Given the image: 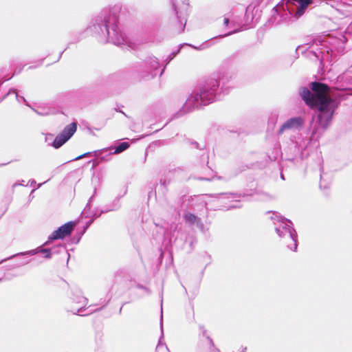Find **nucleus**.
I'll list each match as a JSON object with an SVG mask.
<instances>
[{
  "label": "nucleus",
  "mask_w": 352,
  "mask_h": 352,
  "mask_svg": "<svg viewBox=\"0 0 352 352\" xmlns=\"http://www.w3.org/2000/svg\"><path fill=\"white\" fill-rule=\"evenodd\" d=\"M311 88L313 93L302 87L300 90V94L308 106L316 109L320 112V124L326 127L334 111L333 104L329 95V88L320 82H312Z\"/></svg>",
  "instance_id": "obj_1"
},
{
  "label": "nucleus",
  "mask_w": 352,
  "mask_h": 352,
  "mask_svg": "<svg viewBox=\"0 0 352 352\" xmlns=\"http://www.w3.org/2000/svg\"><path fill=\"white\" fill-rule=\"evenodd\" d=\"M114 17H109L97 22L91 27L94 32L102 41H109L115 45H120L126 43L125 34L118 30Z\"/></svg>",
  "instance_id": "obj_2"
},
{
  "label": "nucleus",
  "mask_w": 352,
  "mask_h": 352,
  "mask_svg": "<svg viewBox=\"0 0 352 352\" xmlns=\"http://www.w3.org/2000/svg\"><path fill=\"white\" fill-rule=\"evenodd\" d=\"M274 223L276 225V232L280 237H285L288 239L292 244H289V248L296 251L297 249L296 243V231L291 227V222L283 218V217L274 214L273 218Z\"/></svg>",
  "instance_id": "obj_3"
},
{
  "label": "nucleus",
  "mask_w": 352,
  "mask_h": 352,
  "mask_svg": "<svg viewBox=\"0 0 352 352\" xmlns=\"http://www.w3.org/2000/svg\"><path fill=\"white\" fill-rule=\"evenodd\" d=\"M217 87V83L214 82L210 87L202 88L199 93L192 94L186 100V106L197 107L210 103L214 98V92Z\"/></svg>",
  "instance_id": "obj_4"
},
{
  "label": "nucleus",
  "mask_w": 352,
  "mask_h": 352,
  "mask_svg": "<svg viewBox=\"0 0 352 352\" xmlns=\"http://www.w3.org/2000/svg\"><path fill=\"white\" fill-rule=\"evenodd\" d=\"M76 129L77 126L75 122L66 126L63 132L56 137L52 143V146L55 148H60L74 134Z\"/></svg>",
  "instance_id": "obj_5"
},
{
  "label": "nucleus",
  "mask_w": 352,
  "mask_h": 352,
  "mask_svg": "<svg viewBox=\"0 0 352 352\" xmlns=\"http://www.w3.org/2000/svg\"><path fill=\"white\" fill-rule=\"evenodd\" d=\"M74 224L72 222H69L61 227H60L58 230H55L49 237L50 240H55L59 239H63L65 236L69 235L73 228Z\"/></svg>",
  "instance_id": "obj_6"
},
{
  "label": "nucleus",
  "mask_w": 352,
  "mask_h": 352,
  "mask_svg": "<svg viewBox=\"0 0 352 352\" xmlns=\"http://www.w3.org/2000/svg\"><path fill=\"white\" fill-rule=\"evenodd\" d=\"M304 120L300 117L292 118L287 120L280 127V133H283L285 130L299 129L303 124Z\"/></svg>",
  "instance_id": "obj_7"
},
{
  "label": "nucleus",
  "mask_w": 352,
  "mask_h": 352,
  "mask_svg": "<svg viewBox=\"0 0 352 352\" xmlns=\"http://www.w3.org/2000/svg\"><path fill=\"white\" fill-rule=\"evenodd\" d=\"M129 147V144L127 142H122L117 147L115 148V151L113 153L118 154L120 153Z\"/></svg>",
  "instance_id": "obj_8"
},
{
  "label": "nucleus",
  "mask_w": 352,
  "mask_h": 352,
  "mask_svg": "<svg viewBox=\"0 0 352 352\" xmlns=\"http://www.w3.org/2000/svg\"><path fill=\"white\" fill-rule=\"evenodd\" d=\"M186 221L190 223H198L199 220L197 219V217L195 216L192 214H187L185 216Z\"/></svg>",
  "instance_id": "obj_9"
},
{
  "label": "nucleus",
  "mask_w": 352,
  "mask_h": 352,
  "mask_svg": "<svg viewBox=\"0 0 352 352\" xmlns=\"http://www.w3.org/2000/svg\"><path fill=\"white\" fill-rule=\"evenodd\" d=\"M41 252H42L43 253L45 254V256L46 258H50L51 257V253H50V250H47V249H42L41 250Z\"/></svg>",
  "instance_id": "obj_10"
},
{
  "label": "nucleus",
  "mask_w": 352,
  "mask_h": 352,
  "mask_svg": "<svg viewBox=\"0 0 352 352\" xmlns=\"http://www.w3.org/2000/svg\"><path fill=\"white\" fill-rule=\"evenodd\" d=\"M79 304L80 306H85L87 305V299L82 296L79 298Z\"/></svg>",
  "instance_id": "obj_11"
},
{
  "label": "nucleus",
  "mask_w": 352,
  "mask_h": 352,
  "mask_svg": "<svg viewBox=\"0 0 352 352\" xmlns=\"http://www.w3.org/2000/svg\"><path fill=\"white\" fill-rule=\"evenodd\" d=\"M165 348H166V346H165L164 345H163V344H159V345L157 346V350H158V351H163Z\"/></svg>",
  "instance_id": "obj_12"
},
{
  "label": "nucleus",
  "mask_w": 352,
  "mask_h": 352,
  "mask_svg": "<svg viewBox=\"0 0 352 352\" xmlns=\"http://www.w3.org/2000/svg\"><path fill=\"white\" fill-rule=\"evenodd\" d=\"M228 23H229V19L227 18L224 19V24L226 25H227L228 24Z\"/></svg>",
  "instance_id": "obj_13"
},
{
  "label": "nucleus",
  "mask_w": 352,
  "mask_h": 352,
  "mask_svg": "<svg viewBox=\"0 0 352 352\" xmlns=\"http://www.w3.org/2000/svg\"><path fill=\"white\" fill-rule=\"evenodd\" d=\"M36 252H37L36 250H32V251L29 252V254L33 255V254H35Z\"/></svg>",
  "instance_id": "obj_14"
},
{
  "label": "nucleus",
  "mask_w": 352,
  "mask_h": 352,
  "mask_svg": "<svg viewBox=\"0 0 352 352\" xmlns=\"http://www.w3.org/2000/svg\"><path fill=\"white\" fill-rule=\"evenodd\" d=\"M84 155H80V156H78V157H76L74 160H78L81 159Z\"/></svg>",
  "instance_id": "obj_15"
},
{
  "label": "nucleus",
  "mask_w": 352,
  "mask_h": 352,
  "mask_svg": "<svg viewBox=\"0 0 352 352\" xmlns=\"http://www.w3.org/2000/svg\"><path fill=\"white\" fill-rule=\"evenodd\" d=\"M315 133H316V132H315V131H313V133H312V135H311V138H314Z\"/></svg>",
  "instance_id": "obj_16"
}]
</instances>
